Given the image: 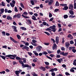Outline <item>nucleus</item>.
Returning a JSON list of instances; mask_svg holds the SVG:
<instances>
[{
  "label": "nucleus",
  "mask_w": 76,
  "mask_h": 76,
  "mask_svg": "<svg viewBox=\"0 0 76 76\" xmlns=\"http://www.w3.org/2000/svg\"><path fill=\"white\" fill-rule=\"evenodd\" d=\"M14 10L15 12H18V9L17 8V7H15Z\"/></svg>",
  "instance_id": "26"
},
{
  "label": "nucleus",
  "mask_w": 76,
  "mask_h": 76,
  "mask_svg": "<svg viewBox=\"0 0 76 76\" xmlns=\"http://www.w3.org/2000/svg\"><path fill=\"white\" fill-rule=\"evenodd\" d=\"M42 53L43 55H47V54H48V53L45 51H43Z\"/></svg>",
  "instance_id": "24"
},
{
  "label": "nucleus",
  "mask_w": 76,
  "mask_h": 76,
  "mask_svg": "<svg viewBox=\"0 0 76 76\" xmlns=\"http://www.w3.org/2000/svg\"><path fill=\"white\" fill-rule=\"evenodd\" d=\"M73 35L74 37H76V32H75L72 34Z\"/></svg>",
  "instance_id": "60"
},
{
  "label": "nucleus",
  "mask_w": 76,
  "mask_h": 76,
  "mask_svg": "<svg viewBox=\"0 0 76 76\" xmlns=\"http://www.w3.org/2000/svg\"><path fill=\"white\" fill-rule=\"evenodd\" d=\"M33 76H38V75H37V74H35V73H34L33 74Z\"/></svg>",
  "instance_id": "58"
},
{
  "label": "nucleus",
  "mask_w": 76,
  "mask_h": 76,
  "mask_svg": "<svg viewBox=\"0 0 76 76\" xmlns=\"http://www.w3.org/2000/svg\"><path fill=\"white\" fill-rule=\"evenodd\" d=\"M58 27H59V28H61V24L60 23H58Z\"/></svg>",
  "instance_id": "57"
},
{
  "label": "nucleus",
  "mask_w": 76,
  "mask_h": 76,
  "mask_svg": "<svg viewBox=\"0 0 76 76\" xmlns=\"http://www.w3.org/2000/svg\"><path fill=\"white\" fill-rule=\"evenodd\" d=\"M59 41V40H56V42L57 44H58Z\"/></svg>",
  "instance_id": "56"
},
{
  "label": "nucleus",
  "mask_w": 76,
  "mask_h": 76,
  "mask_svg": "<svg viewBox=\"0 0 76 76\" xmlns=\"http://www.w3.org/2000/svg\"><path fill=\"white\" fill-rule=\"evenodd\" d=\"M39 69H41V70H42V71H43L44 72V71H45V70H46V69H45V68L43 66L40 67H39Z\"/></svg>",
  "instance_id": "11"
},
{
  "label": "nucleus",
  "mask_w": 76,
  "mask_h": 76,
  "mask_svg": "<svg viewBox=\"0 0 76 76\" xmlns=\"http://www.w3.org/2000/svg\"><path fill=\"white\" fill-rule=\"evenodd\" d=\"M60 52H61V51H60V50H58L57 51V54H59V53H60Z\"/></svg>",
  "instance_id": "63"
},
{
  "label": "nucleus",
  "mask_w": 76,
  "mask_h": 76,
  "mask_svg": "<svg viewBox=\"0 0 76 76\" xmlns=\"http://www.w3.org/2000/svg\"><path fill=\"white\" fill-rule=\"evenodd\" d=\"M59 11V9H55L54 10V12H57Z\"/></svg>",
  "instance_id": "42"
},
{
  "label": "nucleus",
  "mask_w": 76,
  "mask_h": 76,
  "mask_svg": "<svg viewBox=\"0 0 76 76\" xmlns=\"http://www.w3.org/2000/svg\"><path fill=\"white\" fill-rule=\"evenodd\" d=\"M28 54L30 56H31L32 55V53L31 52H28Z\"/></svg>",
  "instance_id": "49"
},
{
  "label": "nucleus",
  "mask_w": 76,
  "mask_h": 76,
  "mask_svg": "<svg viewBox=\"0 0 76 76\" xmlns=\"http://www.w3.org/2000/svg\"><path fill=\"white\" fill-rule=\"evenodd\" d=\"M10 40H11V41H13V40L14 39L13 38H12V37H10Z\"/></svg>",
  "instance_id": "52"
},
{
  "label": "nucleus",
  "mask_w": 76,
  "mask_h": 76,
  "mask_svg": "<svg viewBox=\"0 0 76 76\" xmlns=\"http://www.w3.org/2000/svg\"><path fill=\"white\" fill-rule=\"evenodd\" d=\"M16 58L15 59L16 60H20V58L19 57V56H16Z\"/></svg>",
  "instance_id": "21"
},
{
  "label": "nucleus",
  "mask_w": 76,
  "mask_h": 76,
  "mask_svg": "<svg viewBox=\"0 0 76 76\" xmlns=\"http://www.w3.org/2000/svg\"><path fill=\"white\" fill-rule=\"evenodd\" d=\"M17 56V55L14 54L13 55H6L5 56H1V57L3 59L5 60H6V58L7 57H9L10 58V59H12V60H15V58H16V57Z\"/></svg>",
  "instance_id": "1"
},
{
  "label": "nucleus",
  "mask_w": 76,
  "mask_h": 76,
  "mask_svg": "<svg viewBox=\"0 0 76 76\" xmlns=\"http://www.w3.org/2000/svg\"><path fill=\"white\" fill-rule=\"evenodd\" d=\"M75 17H76V16H73V15H70L69 16V18H75Z\"/></svg>",
  "instance_id": "17"
},
{
  "label": "nucleus",
  "mask_w": 76,
  "mask_h": 76,
  "mask_svg": "<svg viewBox=\"0 0 76 76\" xmlns=\"http://www.w3.org/2000/svg\"><path fill=\"white\" fill-rule=\"evenodd\" d=\"M53 19H54V18L52 17L49 20V21L51 22L52 21H53Z\"/></svg>",
  "instance_id": "32"
},
{
  "label": "nucleus",
  "mask_w": 76,
  "mask_h": 76,
  "mask_svg": "<svg viewBox=\"0 0 76 76\" xmlns=\"http://www.w3.org/2000/svg\"><path fill=\"white\" fill-rule=\"evenodd\" d=\"M20 28L21 29L23 30V31H26V28L24 27H21Z\"/></svg>",
  "instance_id": "16"
},
{
  "label": "nucleus",
  "mask_w": 76,
  "mask_h": 76,
  "mask_svg": "<svg viewBox=\"0 0 76 76\" xmlns=\"http://www.w3.org/2000/svg\"><path fill=\"white\" fill-rule=\"evenodd\" d=\"M7 20H12V18L10 16L8 15L7 16Z\"/></svg>",
  "instance_id": "13"
},
{
  "label": "nucleus",
  "mask_w": 76,
  "mask_h": 76,
  "mask_svg": "<svg viewBox=\"0 0 76 76\" xmlns=\"http://www.w3.org/2000/svg\"><path fill=\"white\" fill-rule=\"evenodd\" d=\"M15 73L16 75H19L20 72L19 71H15Z\"/></svg>",
  "instance_id": "23"
},
{
  "label": "nucleus",
  "mask_w": 76,
  "mask_h": 76,
  "mask_svg": "<svg viewBox=\"0 0 76 76\" xmlns=\"http://www.w3.org/2000/svg\"><path fill=\"white\" fill-rule=\"evenodd\" d=\"M65 45V46L66 47V48H68L69 45H70V43H69V42H66Z\"/></svg>",
  "instance_id": "10"
},
{
  "label": "nucleus",
  "mask_w": 76,
  "mask_h": 76,
  "mask_svg": "<svg viewBox=\"0 0 76 76\" xmlns=\"http://www.w3.org/2000/svg\"><path fill=\"white\" fill-rule=\"evenodd\" d=\"M72 10H70L69 12V13H70V14L71 15H74V12H73V11H72Z\"/></svg>",
  "instance_id": "12"
},
{
  "label": "nucleus",
  "mask_w": 76,
  "mask_h": 76,
  "mask_svg": "<svg viewBox=\"0 0 76 76\" xmlns=\"http://www.w3.org/2000/svg\"><path fill=\"white\" fill-rule=\"evenodd\" d=\"M1 11V12H2V13H3V12H4V8H2L1 9V10H0Z\"/></svg>",
  "instance_id": "34"
},
{
  "label": "nucleus",
  "mask_w": 76,
  "mask_h": 76,
  "mask_svg": "<svg viewBox=\"0 0 76 76\" xmlns=\"http://www.w3.org/2000/svg\"><path fill=\"white\" fill-rule=\"evenodd\" d=\"M70 72H75V70L73 69H70Z\"/></svg>",
  "instance_id": "47"
},
{
  "label": "nucleus",
  "mask_w": 76,
  "mask_h": 76,
  "mask_svg": "<svg viewBox=\"0 0 76 76\" xmlns=\"http://www.w3.org/2000/svg\"><path fill=\"white\" fill-rule=\"evenodd\" d=\"M67 37L68 38H70V37H72V35L69 34L67 36Z\"/></svg>",
  "instance_id": "45"
},
{
  "label": "nucleus",
  "mask_w": 76,
  "mask_h": 76,
  "mask_svg": "<svg viewBox=\"0 0 76 76\" xmlns=\"http://www.w3.org/2000/svg\"><path fill=\"white\" fill-rule=\"evenodd\" d=\"M43 25H47V23L45 22H42Z\"/></svg>",
  "instance_id": "62"
},
{
  "label": "nucleus",
  "mask_w": 76,
  "mask_h": 76,
  "mask_svg": "<svg viewBox=\"0 0 76 76\" xmlns=\"http://www.w3.org/2000/svg\"><path fill=\"white\" fill-rule=\"evenodd\" d=\"M72 51L74 53H75V52H76V50L75 49H73Z\"/></svg>",
  "instance_id": "33"
},
{
  "label": "nucleus",
  "mask_w": 76,
  "mask_h": 76,
  "mask_svg": "<svg viewBox=\"0 0 76 76\" xmlns=\"http://www.w3.org/2000/svg\"><path fill=\"white\" fill-rule=\"evenodd\" d=\"M2 35L4 36H6V33L4 31L2 32Z\"/></svg>",
  "instance_id": "35"
},
{
  "label": "nucleus",
  "mask_w": 76,
  "mask_h": 76,
  "mask_svg": "<svg viewBox=\"0 0 76 76\" xmlns=\"http://www.w3.org/2000/svg\"><path fill=\"white\" fill-rule=\"evenodd\" d=\"M32 6H33L34 5H35V3H34V1L33 0H31L30 1Z\"/></svg>",
  "instance_id": "20"
},
{
  "label": "nucleus",
  "mask_w": 76,
  "mask_h": 76,
  "mask_svg": "<svg viewBox=\"0 0 76 76\" xmlns=\"http://www.w3.org/2000/svg\"><path fill=\"white\" fill-rule=\"evenodd\" d=\"M65 75H66V76H68V75L70 76V74H69V72H65Z\"/></svg>",
  "instance_id": "36"
},
{
  "label": "nucleus",
  "mask_w": 76,
  "mask_h": 76,
  "mask_svg": "<svg viewBox=\"0 0 76 76\" xmlns=\"http://www.w3.org/2000/svg\"><path fill=\"white\" fill-rule=\"evenodd\" d=\"M23 14L24 15H27L28 13L26 12H24L23 13Z\"/></svg>",
  "instance_id": "48"
},
{
  "label": "nucleus",
  "mask_w": 76,
  "mask_h": 76,
  "mask_svg": "<svg viewBox=\"0 0 76 76\" xmlns=\"http://www.w3.org/2000/svg\"><path fill=\"white\" fill-rule=\"evenodd\" d=\"M62 42L63 43V44H64V42H65V40H64V38H62Z\"/></svg>",
  "instance_id": "38"
},
{
  "label": "nucleus",
  "mask_w": 76,
  "mask_h": 76,
  "mask_svg": "<svg viewBox=\"0 0 76 76\" xmlns=\"http://www.w3.org/2000/svg\"><path fill=\"white\" fill-rule=\"evenodd\" d=\"M0 6H5V3L3 1L1 2V4Z\"/></svg>",
  "instance_id": "18"
},
{
  "label": "nucleus",
  "mask_w": 76,
  "mask_h": 76,
  "mask_svg": "<svg viewBox=\"0 0 76 76\" xmlns=\"http://www.w3.org/2000/svg\"><path fill=\"white\" fill-rule=\"evenodd\" d=\"M20 17H21V15L20 14H17V15H14L13 18H18V19H19V18H20Z\"/></svg>",
  "instance_id": "6"
},
{
  "label": "nucleus",
  "mask_w": 76,
  "mask_h": 76,
  "mask_svg": "<svg viewBox=\"0 0 76 76\" xmlns=\"http://www.w3.org/2000/svg\"><path fill=\"white\" fill-rule=\"evenodd\" d=\"M42 47L41 46H38L36 48V51L37 52H40L41 50V49H42Z\"/></svg>",
  "instance_id": "5"
},
{
  "label": "nucleus",
  "mask_w": 76,
  "mask_h": 76,
  "mask_svg": "<svg viewBox=\"0 0 76 76\" xmlns=\"http://www.w3.org/2000/svg\"><path fill=\"white\" fill-rule=\"evenodd\" d=\"M64 19H67V18H68V15H64Z\"/></svg>",
  "instance_id": "27"
},
{
  "label": "nucleus",
  "mask_w": 76,
  "mask_h": 76,
  "mask_svg": "<svg viewBox=\"0 0 76 76\" xmlns=\"http://www.w3.org/2000/svg\"><path fill=\"white\" fill-rule=\"evenodd\" d=\"M54 69L53 68H52L49 71V72H54Z\"/></svg>",
  "instance_id": "59"
},
{
  "label": "nucleus",
  "mask_w": 76,
  "mask_h": 76,
  "mask_svg": "<svg viewBox=\"0 0 76 76\" xmlns=\"http://www.w3.org/2000/svg\"><path fill=\"white\" fill-rule=\"evenodd\" d=\"M68 54H69V53H68V52H66L64 53V52H63L62 53H60V54H61V55H63V56H65V57L66 56H67L68 55Z\"/></svg>",
  "instance_id": "8"
},
{
  "label": "nucleus",
  "mask_w": 76,
  "mask_h": 76,
  "mask_svg": "<svg viewBox=\"0 0 76 76\" xmlns=\"http://www.w3.org/2000/svg\"><path fill=\"white\" fill-rule=\"evenodd\" d=\"M18 62L19 63H20V64H22L23 69V68H25V67H28V64H24V63H23V61H22V60H19Z\"/></svg>",
  "instance_id": "3"
},
{
  "label": "nucleus",
  "mask_w": 76,
  "mask_h": 76,
  "mask_svg": "<svg viewBox=\"0 0 76 76\" xmlns=\"http://www.w3.org/2000/svg\"><path fill=\"white\" fill-rule=\"evenodd\" d=\"M55 6H59V3H58V2L56 1V4H55Z\"/></svg>",
  "instance_id": "22"
},
{
  "label": "nucleus",
  "mask_w": 76,
  "mask_h": 76,
  "mask_svg": "<svg viewBox=\"0 0 76 76\" xmlns=\"http://www.w3.org/2000/svg\"><path fill=\"white\" fill-rule=\"evenodd\" d=\"M70 44H74V42L73 40H71L70 42Z\"/></svg>",
  "instance_id": "44"
},
{
  "label": "nucleus",
  "mask_w": 76,
  "mask_h": 76,
  "mask_svg": "<svg viewBox=\"0 0 76 76\" xmlns=\"http://www.w3.org/2000/svg\"><path fill=\"white\" fill-rule=\"evenodd\" d=\"M10 4L11 5V6L12 7H13L15 6L14 4H12V3H10Z\"/></svg>",
  "instance_id": "30"
},
{
  "label": "nucleus",
  "mask_w": 76,
  "mask_h": 76,
  "mask_svg": "<svg viewBox=\"0 0 76 76\" xmlns=\"http://www.w3.org/2000/svg\"><path fill=\"white\" fill-rule=\"evenodd\" d=\"M69 9L72 10H73V4H70L69 6Z\"/></svg>",
  "instance_id": "9"
},
{
  "label": "nucleus",
  "mask_w": 76,
  "mask_h": 76,
  "mask_svg": "<svg viewBox=\"0 0 76 76\" xmlns=\"http://www.w3.org/2000/svg\"><path fill=\"white\" fill-rule=\"evenodd\" d=\"M12 29L13 30V31L14 32H18V30H17V29H16L17 28V27L16 26H12Z\"/></svg>",
  "instance_id": "7"
},
{
  "label": "nucleus",
  "mask_w": 76,
  "mask_h": 76,
  "mask_svg": "<svg viewBox=\"0 0 76 76\" xmlns=\"http://www.w3.org/2000/svg\"><path fill=\"white\" fill-rule=\"evenodd\" d=\"M56 48H57V45L56 44H54V46L52 47V49L53 50Z\"/></svg>",
  "instance_id": "14"
},
{
  "label": "nucleus",
  "mask_w": 76,
  "mask_h": 76,
  "mask_svg": "<svg viewBox=\"0 0 76 76\" xmlns=\"http://www.w3.org/2000/svg\"><path fill=\"white\" fill-rule=\"evenodd\" d=\"M68 49L69 50L71 51L72 50V47H69L68 48Z\"/></svg>",
  "instance_id": "46"
},
{
  "label": "nucleus",
  "mask_w": 76,
  "mask_h": 76,
  "mask_svg": "<svg viewBox=\"0 0 76 76\" xmlns=\"http://www.w3.org/2000/svg\"><path fill=\"white\" fill-rule=\"evenodd\" d=\"M22 16H23V18H26V19H27L29 18V17H27V16H24L23 14L22 15Z\"/></svg>",
  "instance_id": "25"
},
{
  "label": "nucleus",
  "mask_w": 76,
  "mask_h": 76,
  "mask_svg": "<svg viewBox=\"0 0 76 76\" xmlns=\"http://www.w3.org/2000/svg\"><path fill=\"white\" fill-rule=\"evenodd\" d=\"M44 33L45 34H46V35H48V36H50V33H49L48 32H47L45 31V32H44Z\"/></svg>",
  "instance_id": "28"
},
{
  "label": "nucleus",
  "mask_w": 76,
  "mask_h": 76,
  "mask_svg": "<svg viewBox=\"0 0 76 76\" xmlns=\"http://www.w3.org/2000/svg\"><path fill=\"white\" fill-rule=\"evenodd\" d=\"M46 57H47V58H48L50 59V60H53V58H51L50 57V56H47Z\"/></svg>",
  "instance_id": "43"
},
{
  "label": "nucleus",
  "mask_w": 76,
  "mask_h": 76,
  "mask_svg": "<svg viewBox=\"0 0 76 76\" xmlns=\"http://www.w3.org/2000/svg\"><path fill=\"white\" fill-rule=\"evenodd\" d=\"M32 19H33V20H37V19H36V17L35 18H33L32 17L31 18Z\"/></svg>",
  "instance_id": "40"
},
{
  "label": "nucleus",
  "mask_w": 76,
  "mask_h": 76,
  "mask_svg": "<svg viewBox=\"0 0 76 76\" xmlns=\"http://www.w3.org/2000/svg\"><path fill=\"white\" fill-rule=\"evenodd\" d=\"M53 16V15H52V14L50 12L49 13V18H51Z\"/></svg>",
  "instance_id": "41"
},
{
  "label": "nucleus",
  "mask_w": 76,
  "mask_h": 76,
  "mask_svg": "<svg viewBox=\"0 0 76 76\" xmlns=\"http://www.w3.org/2000/svg\"><path fill=\"white\" fill-rule=\"evenodd\" d=\"M51 75L53 76H56V74H55V73L54 72L52 73Z\"/></svg>",
  "instance_id": "55"
},
{
  "label": "nucleus",
  "mask_w": 76,
  "mask_h": 76,
  "mask_svg": "<svg viewBox=\"0 0 76 76\" xmlns=\"http://www.w3.org/2000/svg\"><path fill=\"white\" fill-rule=\"evenodd\" d=\"M20 4L21 7H22V8H24V6H23V4H22V3H20Z\"/></svg>",
  "instance_id": "29"
},
{
  "label": "nucleus",
  "mask_w": 76,
  "mask_h": 76,
  "mask_svg": "<svg viewBox=\"0 0 76 76\" xmlns=\"http://www.w3.org/2000/svg\"><path fill=\"white\" fill-rule=\"evenodd\" d=\"M48 53L49 54H51V53H52V51L50 50H48Z\"/></svg>",
  "instance_id": "61"
},
{
  "label": "nucleus",
  "mask_w": 76,
  "mask_h": 76,
  "mask_svg": "<svg viewBox=\"0 0 76 76\" xmlns=\"http://www.w3.org/2000/svg\"><path fill=\"white\" fill-rule=\"evenodd\" d=\"M5 71L6 72H10V70L8 69H5Z\"/></svg>",
  "instance_id": "64"
},
{
  "label": "nucleus",
  "mask_w": 76,
  "mask_h": 76,
  "mask_svg": "<svg viewBox=\"0 0 76 76\" xmlns=\"http://www.w3.org/2000/svg\"><path fill=\"white\" fill-rule=\"evenodd\" d=\"M17 37L18 39H20V36L19 35H17Z\"/></svg>",
  "instance_id": "50"
},
{
  "label": "nucleus",
  "mask_w": 76,
  "mask_h": 76,
  "mask_svg": "<svg viewBox=\"0 0 76 76\" xmlns=\"http://www.w3.org/2000/svg\"><path fill=\"white\" fill-rule=\"evenodd\" d=\"M24 47H26V49L27 51H28V50H29V48H28V47L26 46H24Z\"/></svg>",
  "instance_id": "31"
},
{
  "label": "nucleus",
  "mask_w": 76,
  "mask_h": 76,
  "mask_svg": "<svg viewBox=\"0 0 76 76\" xmlns=\"http://www.w3.org/2000/svg\"><path fill=\"white\" fill-rule=\"evenodd\" d=\"M25 45L26 46H28L29 45V43L28 42H26V43H25Z\"/></svg>",
  "instance_id": "51"
},
{
  "label": "nucleus",
  "mask_w": 76,
  "mask_h": 76,
  "mask_svg": "<svg viewBox=\"0 0 76 76\" xmlns=\"http://www.w3.org/2000/svg\"><path fill=\"white\" fill-rule=\"evenodd\" d=\"M56 57L57 58H60L61 57V56L60 55H57L56 56Z\"/></svg>",
  "instance_id": "53"
},
{
  "label": "nucleus",
  "mask_w": 76,
  "mask_h": 76,
  "mask_svg": "<svg viewBox=\"0 0 76 76\" xmlns=\"http://www.w3.org/2000/svg\"><path fill=\"white\" fill-rule=\"evenodd\" d=\"M12 11L10 10H8L7 11V13H12Z\"/></svg>",
  "instance_id": "54"
},
{
  "label": "nucleus",
  "mask_w": 76,
  "mask_h": 76,
  "mask_svg": "<svg viewBox=\"0 0 76 76\" xmlns=\"http://www.w3.org/2000/svg\"><path fill=\"white\" fill-rule=\"evenodd\" d=\"M53 3V2H52L51 1H49V2H48V4L49 6H51V5H52V3Z\"/></svg>",
  "instance_id": "19"
},
{
  "label": "nucleus",
  "mask_w": 76,
  "mask_h": 76,
  "mask_svg": "<svg viewBox=\"0 0 76 76\" xmlns=\"http://www.w3.org/2000/svg\"><path fill=\"white\" fill-rule=\"evenodd\" d=\"M61 50L62 51H65V48L64 47H61Z\"/></svg>",
  "instance_id": "37"
},
{
  "label": "nucleus",
  "mask_w": 76,
  "mask_h": 76,
  "mask_svg": "<svg viewBox=\"0 0 76 76\" xmlns=\"http://www.w3.org/2000/svg\"><path fill=\"white\" fill-rule=\"evenodd\" d=\"M27 22L29 23V24L31 25V23H32V21H31V20L28 19L27 20Z\"/></svg>",
  "instance_id": "15"
},
{
  "label": "nucleus",
  "mask_w": 76,
  "mask_h": 76,
  "mask_svg": "<svg viewBox=\"0 0 76 76\" xmlns=\"http://www.w3.org/2000/svg\"><path fill=\"white\" fill-rule=\"evenodd\" d=\"M56 26L53 25L52 26L50 27L49 28H48L45 29V31H51L53 32H55L56 31ZM51 29H52V30Z\"/></svg>",
  "instance_id": "2"
},
{
  "label": "nucleus",
  "mask_w": 76,
  "mask_h": 76,
  "mask_svg": "<svg viewBox=\"0 0 76 76\" xmlns=\"http://www.w3.org/2000/svg\"><path fill=\"white\" fill-rule=\"evenodd\" d=\"M60 6H64V8H62L63 10H67L68 9H69V7H68L67 6V5L66 4H60Z\"/></svg>",
  "instance_id": "4"
},
{
  "label": "nucleus",
  "mask_w": 76,
  "mask_h": 76,
  "mask_svg": "<svg viewBox=\"0 0 76 76\" xmlns=\"http://www.w3.org/2000/svg\"><path fill=\"white\" fill-rule=\"evenodd\" d=\"M45 63L46 65H48L50 64L48 62H45Z\"/></svg>",
  "instance_id": "39"
}]
</instances>
